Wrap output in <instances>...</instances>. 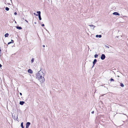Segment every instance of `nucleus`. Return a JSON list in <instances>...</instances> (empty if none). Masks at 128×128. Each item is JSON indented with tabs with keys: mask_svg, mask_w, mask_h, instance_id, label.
<instances>
[{
	"mask_svg": "<svg viewBox=\"0 0 128 128\" xmlns=\"http://www.w3.org/2000/svg\"><path fill=\"white\" fill-rule=\"evenodd\" d=\"M44 74L42 71L40 70L36 74V78L41 83L45 81Z\"/></svg>",
	"mask_w": 128,
	"mask_h": 128,
	"instance_id": "f257e3e1",
	"label": "nucleus"
},
{
	"mask_svg": "<svg viewBox=\"0 0 128 128\" xmlns=\"http://www.w3.org/2000/svg\"><path fill=\"white\" fill-rule=\"evenodd\" d=\"M37 13L38 14V18L39 20H42V18L40 16V11H38L37 12Z\"/></svg>",
	"mask_w": 128,
	"mask_h": 128,
	"instance_id": "f03ea898",
	"label": "nucleus"
},
{
	"mask_svg": "<svg viewBox=\"0 0 128 128\" xmlns=\"http://www.w3.org/2000/svg\"><path fill=\"white\" fill-rule=\"evenodd\" d=\"M105 57L106 56L104 54H102V55L100 58L102 60H103L105 58Z\"/></svg>",
	"mask_w": 128,
	"mask_h": 128,
	"instance_id": "7ed1b4c3",
	"label": "nucleus"
},
{
	"mask_svg": "<svg viewBox=\"0 0 128 128\" xmlns=\"http://www.w3.org/2000/svg\"><path fill=\"white\" fill-rule=\"evenodd\" d=\"M30 123L29 122H28L26 124V127L28 128L29 126L30 125Z\"/></svg>",
	"mask_w": 128,
	"mask_h": 128,
	"instance_id": "20e7f679",
	"label": "nucleus"
},
{
	"mask_svg": "<svg viewBox=\"0 0 128 128\" xmlns=\"http://www.w3.org/2000/svg\"><path fill=\"white\" fill-rule=\"evenodd\" d=\"M28 72L30 74H32L33 73V71L32 70L30 69H29L28 70Z\"/></svg>",
	"mask_w": 128,
	"mask_h": 128,
	"instance_id": "39448f33",
	"label": "nucleus"
},
{
	"mask_svg": "<svg viewBox=\"0 0 128 128\" xmlns=\"http://www.w3.org/2000/svg\"><path fill=\"white\" fill-rule=\"evenodd\" d=\"M113 14L114 15H118V16H119L120 15L119 14L118 12H114L113 13Z\"/></svg>",
	"mask_w": 128,
	"mask_h": 128,
	"instance_id": "423d86ee",
	"label": "nucleus"
},
{
	"mask_svg": "<svg viewBox=\"0 0 128 128\" xmlns=\"http://www.w3.org/2000/svg\"><path fill=\"white\" fill-rule=\"evenodd\" d=\"M97 62V60H96V59H95L93 62V66H92V67H93L94 66V64H95L96 63V62Z\"/></svg>",
	"mask_w": 128,
	"mask_h": 128,
	"instance_id": "0eeeda50",
	"label": "nucleus"
},
{
	"mask_svg": "<svg viewBox=\"0 0 128 128\" xmlns=\"http://www.w3.org/2000/svg\"><path fill=\"white\" fill-rule=\"evenodd\" d=\"M24 103V101H20V104L21 105H23Z\"/></svg>",
	"mask_w": 128,
	"mask_h": 128,
	"instance_id": "6e6552de",
	"label": "nucleus"
},
{
	"mask_svg": "<svg viewBox=\"0 0 128 128\" xmlns=\"http://www.w3.org/2000/svg\"><path fill=\"white\" fill-rule=\"evenodd\" d=\"M96 38L99 37V38H101L102 37V36L100 35H97L96 36Z\"/></svg>",
	"mask_w": 128,
	"mask_h": 128,
	"instance_id": "1a4fd4ad",
	"label": "nucleus"
},
{
	"mask_svg": "<svg viewBox=\"0 0 128 128\" xmlns=\"http://www.w3.org/2000/svg\"><path fill=\"white\" fill-rule=\"evenodd\" d=\"M16 28L19 30H21L22 29V28L21 27L16 26Z\"/></svg>",
	"mask_w": 128,
	"mask_h": 128,
	"instance_id": "9d476101",
	"label": "nucleus"
},
{
	"mask_svg": "<svg viewBox=\"0 0 128 128\" xmlns=\"http://www.w3.org/2000/svg\"><path fill=\"white\" fill-rule=\"evenodd\" d=\"M88 26H92L93 27V28L94 29V28L95 27V26H94L92 24H90L88 25Z\"/></svg>",
	"mask_w": 128,
	"mask_h": 128,
	"instance_id": "9b49d317",
	"label": "nucleus"
},
{
	"mask_svg": "<svg viewBox=\"0 0 128 128\" xmlns=\"http://www.w3.org/2000/svg\"><path fill=\"white\" fill-rule=\"evenodd\" d=\"M8 33H6L4 35V36L5 37H8Z\"/></svg>",
	"mask_w": 128,
	"mask_h": 128,
	"instance_id": "f8f14e48",
	"label": "nucleus"
},
{
	"mask_svg": "<svg viewBox=\"0 0 128 128\" xmlns=\"http://www.w3.org/2000/svg\"><path fill=\"white\" fill-rule=\"evenodd\" d=\"M34 58H32L31 60V62L32 63L34 62Z\"/></svg>",
	"mask_w": 128,
	"mask_h": 128,
	"instance_id": "ddd939ff",
	"label": "nucleus"
},
{
	"mask_svg": "<svg viewBox=\"0 0 128 128\" xmlns=\"http://www.w3.org/2000/svg\"><path fill=\"white\" fill-rule=\"evenodd\" d=\"M21 126L22 128H24V127L23 126V123L22 122L21 124Z\"/></svg>",
	"mask_w": 128,
	"mask_h": 128,
	"instance_id": "4468645a",
	"label": "nucleus"
},
{
	"mask_svg": "<svg viewBox=\"0 0 128 128\" xmlns=\"http://www.w3.org/2000/svg\"><path fill=\"white\" fill-rule=\"evenodd\" d=\"M120 86L123 87H124V85L122 83H121L120 84Z\"/></svg>",
	"mask_w": 128,
	"mask_h": 128,
	"instance_id": "2eb2a0df",
	"label": "nucleus"
},
{
	"mask_svg": "<svg viewBox=\"0 0 128 128\" xmlns=\"http://www.w3.org/2000/svg\"><path fill=\"white\" fill-rule=\"evenodd\" d=\"M5 10L6 11H8L9 10V8L8 7H6L5 8Z\"/></svg>",
	"mask_w": 128,
	"mask_h": 128,
	"instance_id": "dca6fc26",
	"label": "nucleus"
},
{
	"mask_svg": "<svg viewBox=\"0 0 128 128\" xmlns=\"http://www.w3.org/2000/svg\"><path fill=\"white\" fill-rule=\"evenodd\" d=\"M98 56V55L97 54H96L95 55H94V57L95 58H97Z\"/></svg>",
	"mask_w": 128,
	"mask_h": 128,
	"instance_id": "f3484780",
	"label": "nucleus"
},
{
	"mask_svg": "<svg viewBox=\"0 0 128 128\" xmlns=\"http://www.w3.org/2000/svg\"><path fill=\"white\" fill-rule=\"evenodd\" d=\"M110 81H114V79L112 78H111L110 80Z\"/></svg>",
	"mask_w": 128,
	"mask_h": 128,
	"instance_id": "a211bd4d",
	"label": "nucleus"
},
{
	"mask_svg": "<svg viewBox=\"0 0 128 128\" xmlns=\"http://www.w3.org/2000/svg\"><path fill=\"white\" fill-rule=\"evenodd\" d=\"M12 43V42H8V44H11V43Z\"/></svg>",
	"mask_w": 128,
	"mask_h": 128,
	"instance_id": "6ab92c4d",
	"label": "nucleus"
},
{
	"mask_svg": "<svg viewBox=\"0 0 128 128\" xmlns=\"http://www.w3.org/2000/svg\"><path fill=\"white\" fill-rule=\"evenodd\" d=\"M14 14L15 15H16L17 14V13L16 12H15L14 13Z\"/></svg>",
	"mask_w": 128,
	"mask_h": 128,
	"instance_id": "aec40b11",
	"label": "nucleus"
},
{
	"mask_svg": "<svg viewBox=\"0 0 128 128\" xmlns=\"http://www.w3.org/2000/svg\"><path fill=\"white\" fill-rule=\"evenodd\" d=\"M106 48H109V47L108 46H106Z\"/></svg>",
	"mask_w": 128,
	"mask_h": 128,
	"instance_id": "412c9836",
	"label": "nucleus"
},
{
	"mask_svg": "<svg viewBox=\"0 0 128 128\" xmlns=\"http://www.w3.org/2000/svg\"><path fill=\"white\" fill-rule=\"evenodd\" d=\"M91 113L92 114H94V111H92V112Z\"/></svg>",
	"mask_w": 128,
	"mask_h": 128,
	"instance_id": "4be33fe9",
	"label": "nucleus"
},
{
	"mask_svg": "<svg viewBox=\"0 0 128 128\" xmlns=\"http://www.w3.org/2000/svg\"><path fill=\"white\" fill-rule=\"evenodd\" d=\"M1 50L0 49V54H1Z\"/></svg>",
	"mask_w": 128,
	"mask_h": 128,
	"instance_id": "5701e85b",
	"label": "nucleus"
},
{
	"mask_svg": "<svg viewBox=\"0 0 128 128\" xmlns=\"http://www.w3.org/2000/svg\"><path fill=\"white\" fill-rule=\"evenodd\" d=\"M42 26H44V24H42Z\"/></svg>",
	"mask_w": 128,
	"mask_h": 128,
	"instance_id": "b1692460",
	"label": "nucleus"
},
{
	"mask_svg": "<svg viewBox=\"0 0 128 128\" xmlns=\"http://www.w3.org/2000/svg\"><path fill=\"white\" fill-rule=\"evenodd\" d=\"M20 95H22V93H20Z\"/></svg>",
	"mask_w": 128,
	"mask_h": 128,
	"instance_id": "393cba45",
	"label": "nucleus"
},
{
	"mask_svg": "<svg viewBox=\"0 0 128 128\" xmlns=\"http://www.w3.org/2000/svg\"><path fill=\"white\" fill-rule=\"evenodd\" d=\"M2 66V65H1V64H0V67H1Z\"/></svg>",
	"mask_w": 128,
	"mask_h": 128,
	"instance_id": "a878e982",
	"label": "nucleus"
},
{
	"mask_svg": "<svg viewBox=\"0 0 128 128\" xmlns=\"http://www.w3.org/2000/svg\"><path fill=\"white\" fill-rule=\"evenodd\" d=\"M43 47H45V46L44 45H43Z\"/></svg>",
	"mask_w": 128,
	"mask_h": 128,
	"instance_id": "bb28decb",
	"label": "nucleus"
},
{
	"mask_svg": "<svg viewBox=\"0 0 128 128\" xmlns=\"http://www.w3.org/2000/svg\"><path fill=\"white\" fill-rule=\"evenodd\" d=\"M25 21H26L27 22H28V21H27L26 20H25Z\"/></svg>",
	"mask_w": 128,
	"mask_h": 128,
	"instance_id": "cd10ccee",
	"label": "nucleus"
},
{
	"mask_svg": "<svg viewBox=\"0 0 128 128\" xmlns=\"http://www.w3.org/2000/svg\"><path fill=\"white\" fill-rule=\"evenodd\" d=\"M34 15H36V13H34Z\"/></svg>",
	"mask_w": 128,
	"mask_h": 128,
	"instance_id": "c85d7f7f",
	"label": "nucleus"
},
{
	"mask_svg": "<svg viewBox=\"0 0 128 128\" xmlns=\"http://www.w3.org/2000/svg\"><path fill=\"white\" fill-rule=\"evenodd\" d=\"M36 22H34V24H36Z\"/></svg>",
	"mask_w": 128,
	"mask_h": 128,
	"instance_id": "c756f323",
	"label": "nucleus"
},
{
	"mask_svg": "<svg viewBox=\"0 0 128 128\" xmlns=\"http://www.w3.org/2000/svg\"><path fill=\"white\" fill-rule=\"evenodd\" d=\"M117 76L118 77H119V76Z\"/></svg>",
	"mask_w": 128,
	"mask_h": 128,
	"instance_id": "7c9ffc66",
	"label": "nucleus"
},
{
	"mask_svg": "<svg viewBox=\"0 0 128 128\" xmlns=\"http://www.w3.org/2000/svg\"><path fill=\"white\" fill-rule=\"evenodd\" d=\"M26 128H28V127H26Z\"/></svg>",
	"mask_w": 128,
	"mask_h": 128,
	"instance_id": "2f4dec72",
	"label": "nucleus"
},
{
	"mask_svg": "<svg viewBox=\"0 0 128 128\" xmlns=\"http://www.w3.org/2000/svg\"><path fill=\"white\" fill-rule=\"evenodd\" d=\"M36 16H38V14H36Z\"/></svg>",
	"mask_w": 128,
	"mask_h": 128,
	"instance_id": "473e14b6",
	"label": "nucleus"
},
{
	"mask_svg": "<svg viewBox=\"0 0 128 128\" xmlns=\"http://www.w3.org/2000/svg\"><path fill=\"white\" fill-rule=\"evenodd\" d=\"M12 40V41H13V40Z\"/></svg>",
	"mask_w": 128,
	"mask_h": 128,
	"instance_id": "72a5a7b5",
	"label": "nucleus"
},
{
	"mask_svg": "<svg viewBox=\"0 0 128 128\" xmlns=\"http://www.w3.org/2000/svg\"><path fill=\"white\" fill-rule=\"evenodd\" d=\"M10 0L11 1H12V0Z\"/></svg>",
	"mask_w": 128,
	"mask_h": 128,
	"instance_id": "f704fd0d",
	"label": "nucleus"
}]
</instances>
